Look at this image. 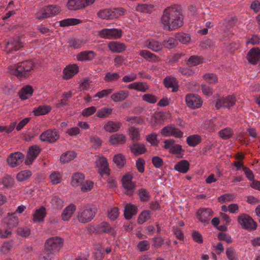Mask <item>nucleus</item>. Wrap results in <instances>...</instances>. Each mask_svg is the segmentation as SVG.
I'll return each mask as SVG.
<instances>
[{
  "label": "nucleus",
  "instance_id": "obj_1",
  "mask_svg": "<svg viewBox=\"0 0 260 260\" xmlns=\"http://www.w3.org/2000/svg\"><path fill=\"white\" fill-rule=\"evenodd\" d=\"M160 21L165 30H173L183 25V16L176 8L169 7L164 11Z\"/></svg>",
  "mask_w": 260,
  "mask_h": 260
},
{
  "label": "nucleus",
  "instance_id": "obj_2",
  "mask_svg": "<svg viewBox=\"0 0 260 260\" xmlns=\"http://www.w3.org/2000/svg\"><path fill=\"white\" fill-rule=\"evenodd\" d=\"M34 67V64L31 61H24L9 67V71L17 77L21 78L28 75Z\"/></svg>",
  "mask_w": 260,
  "mask_h": 260
},
{
  "label": "nucleus",
  "instance_id": "obj_3",
  "mask_svg": "<svg viewBox=\"0 0 260 260\" xmlns=\"http://www.w3.org/2000/svg\"><path fill=\"white\" fill-rule=\"evenodd\" d=\"M96 212V207L87 206L78 212L77 219L81 223H86L94 218Z\"/></svg>",
  "mask_w": 260,
  "mask_h": 260
},
{
  "label": "nucleus",
  "instance_id": "obj_4",
  "mask_svg": "<svg viewBox=\"0 0 260 260\" xmlns=\"http://www.w3.org/2000/svg\"><path fill=\"white\" fill-rule=\"evenodd\" d=\"M125 13V10L122 8H112L101 10L97 15L103 19H112L124 15Z\"/></svg>",
  "mask_w": 260,
  "mask_h": 260
},
{
  "label": "nucleus",
  "instance_id": "obj_5",
  "mask_svg": "<svg viewBox=\"0 0 260 260\" xmlns=\"http://www.w3.org/2000/svg\"><path fill=\"white\" fill-rule=\"evenodd\" d=\"M63 240L58 237H52L48 239L45 242L46 250L50 253L58 252L62 247Z\"/></svg>",
  "mask_w": 260,
  "mask_h": 260
},
{
  "label": "nucleus",
  "instance_id": "obj_6",
  "mask_svg": "<svg viewBox=\"0 0 260 260\" xmlns=\"http://www.w3.org/2000/svg\"><path fill=\"white\" fill-rule=\"evenodd\" d=\"M238 222L241 227L248 231H253L256 229V223L248 215L242 214L238 217Z\"/></svg>",
  "mask_w": 260,
  "mask_h": 260
},
{
  "label": "nucleus",
  "instance_id": "obj_7",
  "mask_svg": "<svg viewBox=\"0 0 260 260\" xmlns=\"http://www.w3.org/2000/svg\"><path fill=\"white\" fill-rule=\"evenodd\" d=\"M88 231L90 233H106L113 236L115 234V231L114 229L107 222H102L96 225H91L88 228Z\"/></svg>",
  "mask_w": 260,
  "mask_h": 260
},
{
  "label": "nucleus",
  "instance_id": "obj_8",
  "mask_svg": "<svg viewBox=\"0 0 260 260\" xmlns=\"http://www.w3.org/2000/svg\"><path fill=\"white\" fill-rule=\"evenodd\" d=\"M185 101L187 106L191 109H199L203 104V100L200 96L191 93L185 95Z\"/></svg>",
  "mask_w": 260,
  "mask_h": 260
},
{
  "label": "nucleus",
  "instance_id": "obj_9",
  "mask_svg": "<svg viewBox=\"0 0 260 260\" xmlns=\"http://www.w3.org/2000/svg\"><path fill=\"white\" fill-rule=\"evenodd\" d=\"M98 36L106 39H117L122 36V31L118 28H104L98 32Z\"/></svg>",
  "mask_w": 260,
  "mask_h": 260
},
{
  "label": "nucleus",
  "instance_id": "obj_10",
  "mask_svg": "<svg viewBox=\"0 0 260 260\" xmlns=\"http://www.w3.org/2000/svg\"><path fill=\"white\" fill-rule=\"evenodd\" d=\"M132 179L133 176L129 174L124 175L121 179L122 185L126 190L125 193L128 196H132L134 193L136 187V184Z\"/></svg>",
  "mask_w": 260,
  "mask_h": 260
},
{
  "label": "nucleus",
  "instance_id": "obj_11",
  "mask_svg": "<svg viewBox=\"0 0 260 260\" xmlns=\"http://www.w3.org/2000/svg\"><path fill=\"white\" fill-rule=\"evenodd\" d=\"M236 102L235 97L233 95H228L221 98L215 103V107L217 109L221 108H230L234 106Z\"/></svg>",
  "mask_w": 260,
  "mask_h": 260
},
{
  "label": "nucleus",
  "instance_id": "obj_12",
  "mask_svg": "<svg viewBox=\"0 0 260 260\" xmlns=\"http://www.w3.org/2000/svg\"><path fill=\"white\" fill-rule=\"evenodd\" d=\"M24 158L22 153L17 151L10 154L8 157L7 161L9 166L11 168H14L21 165Z\"/></svg>",
  "mask_w": 260,
  "mask_h": 260
},
{
  "label": "nucleus",
  "instance_id": "obj_13",
  "mask_svg": "<svg viewBox=\"0 0 260 260\" xmlns=\"http://www.w3.org/2000/svg\"><path fill=\"white\" fill-rule=\"evenodd\" d=\"M40 138L43 142L52 143L59 138V134L55 129H48L41 134Z\"/></svg>",
  "mask_w": 260,
  "mask_h": 260
},
{
  "label": "nucleus",
  "instance_id": "obj_14",
  "mask_svg": "<svg viewBox=\"0 0 260 260\" xmlns=\"http://www.w3.org/2000/svg\"><path fill=\"white\" fill-rule=\"evenodd\" d=\"M22 46V43L19 38H11L5 44L4 51L7 53H10L13 51L19 50Z\"/></svg>",
  "mask_w": 260,
  "mask_h": 260
},
{
  "label": "nucleus",
  "instance_id": "obj_15",
  "mask_svg": "<svg viewBox=\"0 0 260 260\" xmlns=\"http://www.w3.org/2000/svg\"><path fill=\"white\" fill-rule=\"evenodd\" d=\"M140 43L143 47H147L155 52L161 50L163 48V44L161 43L152 39H141Z\"/></svg>",
  "mask_w": 260,
  "mask_h": 260
},
{
  "label": "nucleus",
  "instance_id": "obj_16",
  "mask_svg": "<svg viewBox=\"0 0 260 260\" xmlns=\"http://www.w3.org/2000/svg\"><path fill=\"white\" fill-rule=\"evenodd\" d=\"M121 127L122 123L120 122L109 120L104 122L103 129L107 133H113L118 132Z\"/></svg>",
  "mask_w": 260,
  "mask_h": 260
},
{
  "label": "nucleus",
  "instance_id": "obj_17",
  "mask_svg": "<svg viewBox=\"0 0 260 260\" xmlns=\"http://www.w3.org/2000/svg\"><path fill=\"white\" fill-rule=\"evenodd\" d=\"M161 134L165 137L174 136L176 138H181L183 134L180 129L170 125L164 127L161 131Z\"/></svg>",
  "mask_w": 260,
  "mask_h": 260
},
{
  "label": "nucleus",
  "instance_id": "obj_18",
  "mask_svg": "<svg viewBox=\"0 0 260 260\" xmlns=\"http://www.w3.org/2000/svg\"><path fill=\"white\" fill-rule=\"evenodd\" d=\"M95 164L99 173L102 175L109 173L110 169L108 167V161L105 157L102 155L99 157L95 161Z\"/></svg>",
  "mask_w": 260,
  "mask_h": 260
},
{
  "label": "nucleus",
  "instance_id": "obj_19",
  "mask_svg": "<svg viewBox=\"0 0 260 260\" xmlns=\"http://www.w3.org/2000/svg\"><path fill=\"white\" fill-rule=\"evenodd\" d=\"M199 220L202 222H208L212 215V211L210 208H203L199 210L197 213Z\"/></svg>",
  "mask_w": 260,
  "mask_h": 260
},
{
  "label": "nucleus",
  "instance_id": "obj_20",
  "mask_svg": "<svg viewBox=\"0 0 260 260\" xmlns=\"http://www.w3.org/2000/svg\"><path fill=\"white\" fill-rule=\"evenodd\" d=\"M133 9L141 13H151L155 10V7L152 4H137L134 5Z\"/></svg>",
  "mask_w": 260,
  "mask_h": 260
},
{
  "label": "nucleus",
  "instance_id": "obj_21",
  "mask_svg": "<svg viewBox=\"0 0 260 260\" xmlns=\"http://www.w3.org/2000/svg\"><path fill=\"white\" fill-rule=\"evenodd\" d=\"M40 152L39 148L37 146H32L29 148L27 157L25 159V164L30 165L37 157Z\"/></svg>",
  "mask_w": 260,
  "mask_h": 260
},
{
  "label": "nucleus",
  "instance_id": "obj_22",
  "mask_svg": "<svg viewBox=\"0 0 260 260\" xmlns=\"http://www.w3.org/2000/svg\"><path fill=\"white\" fill-rule=\"evenodd\" d=\"M108 47L111 52L116 53L122 52L126 48V46L124 43L117 41L110 42Z\"/></svg>",
  "mask_w": 260,
  "mask_h": 260
},
{
  "label": "nucleus",
  "instance_id": "obj_23",
  "mask_svg": "<svg viewBox=\"0 0 260 260\" xmlns=\"http://www.w3.org/2000/svg\"><path fill=\"white\" fill-rule=\"evenodd\" d=\"M96 53L93 51H85L78 53L77 59L78 61H91L96 56Z\"/></svg>",
  "mask_w": 260,
  "mask_h": 260
},
{
  "label": "nucleus",
  "instance_id": "obj_24",
  "mask_svg": "<svg viewBox=\"0 0 260 260\" xmlns=\"http://www.w3.org/2000/svg\"><path fill=\"white\" fill-rule=\"evenodd\" d=\"M79 71L76 64H70L63 70V79H68L73 77Z\"/></svg>",
  "mask_w": 260,
  "mask_h": 260
},
{
  "label": "nucleus",
  "instance_id": "obj_25",
  "mask_svg": "<svg viewBox=\"0 0 260 260\" xmlns=\"http://www.w3.org/2000/svg\"><path fill=\"white\" fill-rule=\"evenodd\" d=\"M76 209V206L73 204H71L66 207L61 213V217L63 221H68L72 216L73 213Z\"/></svg>",
  "mask_w": 260,
  "mask_h": 260
},
{
  "label": "nucleus",
  "instance_id": "obj_26",
  "mask_svg": "<svg viewBox=\"0 0 260 260\" xmlns=\"http://www.w3.org/2000/svg\"><path fill=\"white\" fill-rule=\"evenodd\" d=\"M128 95V91L126 90H121L113 93L111 95V99L114 102H120L125 100Z\"/></svg>",
  "mask_w": 260,
  "mask_h": 260
},
{
  "label": "nucleus",
  "instance_id": "obj_27",
  "mask_svg": "<svg viewBox=\"0 0 260 260\" xmlns=\"http://www.w3.org/2000/svg\"><path fill=\"white\" fill-rule=\"evenodd\" d=\"M259 59L260 50L257 48L251 49L247 54V59L251 63H256Z\"/></svg>",
  "mask_w": 260,
  "mask_h": 260
},
{
  "label": "nucleus",
  "instance_id": "obj_28",
  "mask_svg": "<svg viewBox=\"0 0 260 260\" xmlns=\"http://www.w3.org/2000/svg\"><path fill=\"white\" fill-rule=\"evenodd\" d=\"M125 136L122 134H115L111 135L109 139V142L112 145L123 144L125 142Z\"/></svg>",
  "mask_w": 260,
  "mask_h": 260
},
{
  "label": "nucleus",
  "instance_id": "obj_29",
  "mask_svg": "<svg viewBox=\"0 0 260 260\" xmlns=\"http://www.w3.org/2000/svg\"><path fill=\"white\" fill-rule=\"evenodd\" d=\"M52 107L50 105H40L34 109L32 113L35 116H39L48 114L51 110Z\"/></svg>",
  "mask_w": 260,
  "mask_h": 260
},
{
  "label": "nucleus",
  "instance_id": "obj_30",
  "mask_svg": "<svg viewBox=\"0 0 260 260\" xmlns=\"http://www.w3.org/2000/svg\"><path fill=\"white\" fill-rule=\"evenodd\" d=\"M46 215V211L45 208L44 207H41L35 210L33 214L34 221L35 222L43 221Z\"/></svg>",
  "mask_w": 260,
  "mask_h": 260
},
{
  "label": "nucleus",
  "instance_id": "obj_31",
  "mask_svg": "<svg viewBox=\"0 0 260 260\" xmlns=\"http://www.w3.org/2000/svg\"><path fill=\"white\" fill-rule=\"evenodd\" d=\"M85 179L84 175L80 172H77L73 174L71 183L74 186H79L82 184Z\"/></svg>",
  "mask_w": 260,
  "mask_h": 260
},
{
  "label": "nucleus",
  "instance_id": "obj_32",
  "mask_svg": "<svg viewBox=\"0 0 260 260\" xmlns=\"http://www.w3.org/2000/svg\"><path fill=\"white\" fill-rule=\"evenodd\" d=\"M130 89L140 92H145L148 89V86L146 82H135L127 86Z\"/></svg>",
  "mask_w": 260,
  "mask_h": 260
},
{
  "label": "nucleus",
  "instance_id": "obj_33",
  "mask_svg": "<svg viewBox=\"0 0 260 260\" xmlns=\"http://www.w3.org/2000/svg\"><path fill=\"white\" fill-rule=\"evenodd\" d=\"M164 82L165 86L168 88H171L172 91L175 92L178 90V83L175 78L167 77L164 79Z\"/></svg>",
  "mask_w": 260,
  "mask_h": 260
},
{
  "label": "nucleus",
  "instance_id": "obj_34",
  "mask_svg": "<svg viewBox=\"0 0 260 260\" xmlns=\"http://www.w3.org/2000/svg\"><path fill=\"white\" fill-rule=\"evenodd\" d=\"M137 207L131 204H127L124 209V215L126 219H130L137 213Z\"/></svg>",
  "mask_w": 260,
  "mask_h": 260
},
{
  "label": "nucleus",
  "instance_id": "obj_35",
  "mask_svg": "<svg viewBox=\"0 0 260 260\" xmlns=\"http://www.w3.org/2000/svg\"><path fill=\"white\" fill-rule=\"evenodd\" d=\"M5 222L10 229L13 228L18 225L19 219L15 214H8L5 218Z\"/></svg>",
  "mask_w": 260,
  "mask_h": 260
},
{
  "label": "nucleus",
  "instance_id": "obj_36",
  "mask_svg": "<svg viewBox=\"0 0 260 260\" xmlns=\"http://www.w3.org/2000/svg\"><path fill=\"white\" fill-rule=\"evenodd\" d=\"M189 163L186 160H182L177 163L174 167L176 171L182 173H186L189 170Z\"/></svg>",
  "mask_w": 260,
  "mask_h": 260
},
{
  "label": "nucleus",
  "instance_id": "obj_37",
  "mask_svg": "<svg viewBox=\"0 0 260 260\" xmlns=\"http://www.w3.org/2000/svg\"><path fill=\"white\" fill-rule=\"evenodd\" d=\"M33 93V89L30 86H26L23 87L19 92L20 98L22 100L27 99Z\"/></svg>",
  "mask_w": 260,
  "mask_h": 260
},
{
  "label": "nucleus",
  "instance_id": "obj_38",
  "mask_svg": "<svg viewBox=\"0 0 260 260\" xmlns=\"http://www.w3.org/2000/svg\"><path fill=\"white\" fill-rule=\"evenodd\" d=\"M50 204L52 208L54 209H60L64 205V201L58 196H54L52 198Z\"/></svg>",
  "mask_w": 260,
  "mask_h": 260
},
{
  "label": "nucleus",
  "instance_id": "obj_39",
  "mask_svg": "<svg viewBox=\"0 0 260 260\" xmlns=\"http://www.w3.org/2000/svg\"><path fill=\"white\" fill-rule=\"evenodd\" d=\"M131 149L132 152L136 155H138L144 153L146 149L143 144L139 143H135L131 146Z\"/></svg>",
  "mask_w": 260,
  "mask_h": 260
},
{
  "label": "nucleus",
  "instance_id": "obj_40",
  "mask_svg": "<svg viewBox=\"0 0 260 260\" xmlns=\"http://www.w3.org/2000/svg\"><path fill=\"white\" fill-rule=\"evenodd\" d=\"M139 55L148 61H158L159 60V58L155 54L147 50L141 51L139 52Z\"/></svg>",
  "mask_w": 260,
  "mask_h": 260
},
{
  "label": "nucleus",
  "instance_id": "obj_41",
  "mask_svg": "<svg viewBox=\"0 0 260 260\" xmlns=\"http://www.w3.org/2000/svg\"><path fill=\"white\" fill-rule=\"evenodd\" d=\"M76 156V154L74 151H69L61 155L60 160L62 163H68L74 159Z\"/></svg>",
  "mask_w": 260,
  "mask_h": 260
},
{
  "label": "nucleus",
  "instance_id": "obj_42",
  "mask_svg": "<svg viewBox=\"0 0 260 260\" xmlns=\"http://www.w3.org/2000/svg\"><path fill=\"white\" fill-rule=\"evenodd\" d=\"M187 144L191 147H195L201 142V138L198 135H192L186 139Z\"/></svg>",
  "mask_w": 260,
  "mask_h": 260
},
{
  "label": "nucleus",
  "instance_id": "obj_43",
  "mask_svg": "<svg viewBox=\"0 0 260 260\" xmlns=\"http://www.w3.org/2000/svg\"><path fill=\"white\" fill-rule=\"evenodd\" d=\"M175 38L176 40H178L179 42L184 44L190 42L191 40L190 36L189 34L184 33L183 32L176 34L175 35Z\"/></svg>",
  "mask_w": 260,
  "mask_h": 260
},
{
  "label": "nucleus",
  "instance_id": "obj_44",
  "mask_svg": "<svg viewBox=\"0 0 260 260\" xmlns=\"http://www.w3.org/2000/svg\"><path fill=\"white\" fill-rule=\"evenodd\" d=\"M32 175L30 171L25 170L19 172L16 176L17 179L19 182H22L28 179Z\"/></svg>",
  "mask_w": 260,
  "mask_h": 260
},
{
  "label": "nucleus",
  "instance_id": "obj_45",
  "mask_svg": "<svg viewBox=\"0 0 260 260\" xmlns=\"http://www.w3.org/2000/svg\"><path fill=\"white\" fill-rule=\"evenodd\" d=\"M151 215V212L150 210H144L141 213L138 218V223L143 224L149 220Z\"/></svg>",
  "mask_w": 260,
  "mask_h": 260
},
{
  "label": "nucleus",
  "instance_id": "obj_46",
  "mask_svg": "<svg viewBox=\"0 0 260 260\" xmlns=\"http://www.w3.org/2000/svg\"><path fill=\"white\" fill-rule=\"evenodd\" d=\"M113 112V109L111 108H103L99 110L96 114L98 117L104 118L107 117Z\"/></svg>",
  "mask_w": 260,
  "mask_h": 260
},
{
  "label": "nucleus",
  "instance_id": "obj_47",
  "mask_svg": "<svg viewBox=\"0 0 260 260\" xmlns=\"http://www.w3.org/2000/svg\"><path fill=\"white\" fill-rule=\"evenodd\" d=\"M81 20L76 18H68L59 21L61 26H68L78 24L81 22Z\"/></svg>",
  "mask_w": 260,
  "mask_h": 260
},
{
  "label": "nucleus",
  "instance_id": "obj_48",
  "mask_svg": "<svg viewBox=\"0 0 260 260\" xmlns=\"http://www.w3.org/2000/svg\"><path fill=\"white\" fill-rule=\"evenodd\" d=\"M86 43V40L79 39H73L70 40L69 45L74 49H79Z\"/></svg>",
  "mask_w": 260,
  "mask_h": 260
},
{
  "label": "nucleus",
  "instance_id": "obj_49",
  "mask_svg": "<svg viewBox=\"0 0 260 260\" xmlns=\"http://www.w3.org/2000/svg\"><path fill=\"white\" fill-rule=\"evenodd\" d=\"M236 196L237 195L235 193H225L220 196L218 200L220 203L222 204L234 201Z\"/></svg>",
  "mask_w": 260,
  "mask_h": 260
},
{
  "label": "nucleus",
  "instance_id": "obj_50",
  "mask_svg": "<svg viewBox=\"0 0 260 260\" xmlns=\"http://www.w3.org/2000/svg\"><path fill=\"white\" fill-rule=\"evenodd\" d=\"M113 161L118 167H122L126 163V159L123 154L119 153L114 156Z\"/></svg>",
  "mask_w": 260,
  "mask_h": 260
},
{
  "label": "nucleus",
  "instance_id": "obj_51",
  "mask_svg": "<svg viewBox=\"0 0 260 260\" xmlns=\"http://www.w3.org/2000/svg\"><path fill=\"white\" fill-rule=\"evenodd\" d=\"M50 179L53 184H57L61 182L62 175L58 171H54L50 175Z\"/></svg>",
  "mask_w": 260,
  "mask_h": 260
},
{
  "label": "nucleus",
  "instance_id": "obj_52",
  "mask_svg": "<svg viewBox=\"0 0 260 260\" xmlns=\"http://www.w3.org/2000/svg\"><path fill=\"white\" fill-rule=\"evenodd\" d=\"M14 245V241L12 240L5 242L0 248V251L2 254L8 253L12 248Z\"/></svg>",
  "mask_w": 260,
  "mask_h": 260
},
{
  "label": "nucleus",
  "instance_id": "obj_53",
  "mask_svg": "<svg viewBox=\"0 0 260 260\" xmlns=\"http://www.w3.org/2000/svg\"><path fill=\"white\" fill-rule=\"evenodd\" d=\"M184 152V150L182 148V146L176 143L170 153L176 155L178 157H182Z\"/></svg>",
  "mask_w": 260,
  "mask_h": 260
},
{
  "label": "nucleus",
  "instance_id": "obj_54",
  "mask_svg": "<svg viewBox=\"0 0 260 260\" xmlns=\"http://www.w3.org/2000/svg\"><path fill=\"white\" fill-rule=\"evenodd\" d=\"M35 16L38 19H45L50 17L47 12L46 6L40 9L36 13Z\"/></svg>",
  "mask_w": 260,
  "mask_h": 260
},
{
  "label": "nucleus",
  "instance_id": "obj_55",
  "mask_svg": "<svg viewBox=\"0 0 260 260\" xmlns=\"http://www.w3.org/2000/svg\"><path fill=\"white\" fill-rule=\"evenodd\" d=\"M129 135L133 140H138L140 139V131L138 128L131 126L128 129Z\"/></svg>",
  "mask_w": 260,
  "mask_h": 260
},
{
  "label": "nucleus",
  "instance_id": "obj_56",
  "mask_svg": "<svg viewBox=\"0 0 260 260\" xmlns=\"http://www.w3.org/2000/svg\"><path fill=\"white\" fill-rule=\"evenodd\" d=\"M120 75L117 73L108 72L106 74L104 77V80L108 82H112L119 79Z\"/></svg>",
  "mask_w": 260,
  "mask_h": 260
},
{
  "label": "nucleus",
  "instance_id": "obj_57",
  "mask_svg": "<svg viewBox=\"0 0 260 260\" xmlns=\"http://www.w3.org/2000/svg\"><path fill=\"white\" fill-rule=\"evenodd\" d=\"M1 183L5 188H10L13 185L14 180L10 176L7 175L2 178Z\"/></svg>",
  "mask_w": 260,
  "mask_h": 260
},
{
  "label": "nucleus",
  "instance_id": "obj_58",
  "mask_svg": "<svg viewBox=\"0 0 260 260\" xmlns=\"http://www.w3.org/2000/svg\"><path fill=\"white\" fill-rule=\"evenodd\" d=\"M219 136L224 140L229 139L233 134V132L230 128H225L218 132Z\"/></svg>",
  "mask_w": 260,
  "mask_h": 260
},
{
  "label": "nucleus",
  "instance_id": "obj_59",
  "mask_svg": "<svg viewBox=\"0 0 260 260\" xmlns=\"http://www.w3.org/2000/svg\"><path fill=\"white\" fill-rule=\"evenodd\" d=\"M203 62V58L195 55L191 56L187 61V64L191 66H196Z\"/></svg>",
  "mask_w": 260,
  "mask_h": 260
},
{
  "label": "nucleus",
  "instance_id": "obj_60",
  "mask_svg": "<svg viewBox=\"0 0 260 260\" xmlns=\"http://www.w3.org/2000/svg\"><path fill=\"white\" fill-rule=\"evenodd\" d=\"M226 254L229 260H238V256L236 251L232 247H229L226 249Z\"/></svg>",
  "mask_w": 260,
  "mask_h": 260
},
{
  "label": "nucleus",
  "instance_id": "obj_61",
  "mask_svg": "<svg viewBox=\"0 0 260 260\" xmlns=\"http://www.w3.org/2000/svg\"><path fill=\"white\" fill-rule=\"evenodd\" d=\"M46 8L50 17L56 15L60 12V8L57 6L49 5Z\"/></svg>",
  "mask_w": 260,
  "mask_h": 260
},
{
  "label": "nucleus",
  "instance_id": "obj_62",
  "mask_svg": "<svg viewBox=\"0 0 260 260\" xmlns=\"http://www.w3.org/2000/svg\"><path fill=\"white\" fill-rule=\"evenodd\" d=\"M137 75L135 73H130L123 77L122 81L124 83L133 82L137 79Z\"/></svg>",
  "mask_w": 260,
  "mask_h": 260
},
{
  "label": "nucleus",
  "instance_id": "obj_63",
  "mask_svg": "<svg viewBox=\"0 0 260 260\" xmlns=\"http://www.w3.org/2000/svg\"><path fill=\"white\" fill-rule=\"evenodd\" d=\"M204 79L210 83H214L217 81L216 75L213 73L206 74L203 76Z\"/></svg>",
  "mask_w": 260,
  "mask_h": 260
},
{
  "label": "nucleus",
  "instance_id": "obj_64",
  "mask_svg": "<svg viewBox=\"0 0 260 260\" xmlns=\"http://www.w3.org/2000/svg\"><path fill=\"white\" fill-rule=\"evenodd\" d=\"M164 148L167 150H168L169 152L172 150L173 148V147L176 144L175 141L172 139L166 140L164 142Z\"/></svg>",
  "mask_w": 260,
  "mask_h": 260
}]
</instances>
